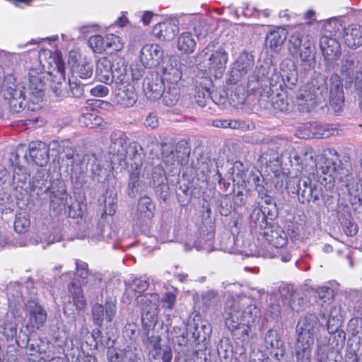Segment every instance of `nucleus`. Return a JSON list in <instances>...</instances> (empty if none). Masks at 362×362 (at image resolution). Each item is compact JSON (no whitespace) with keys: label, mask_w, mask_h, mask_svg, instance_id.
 I'll return each instance as SVG.
<instances>
[{"label":"nucleus","mask_w":362,"mask_h":362,"mask_svg":"<svg viewBox=\"0 0 362 362\" xmlns=\"http://www.w3.org/2000/svg\"><path fill=\"white\" fill-rule=\"evenodd\" d=\"M323 327L322 322L314 313H306L300 317L296 325L297 355L303 354L310 356L315 339L320 329Z\"/></svg>","instance_id":"obj_1"},{"label":"nucleus","mask_w":362,"mask_h":362,"mask_svg":"<svg viewBox=\"0 0 362 362\" xmlns=\"http://www.w3.org/2000/svg\"><path fill=\"white\" fill-rule=\"evenodd\" d=\"M325 81L322 78H313L303 86L297 97L300 112H310L317 104L325 100Z\"/></svg>","instance_id":"obj_2"},{"label":"nucleus","mask_w":362,"mask_h":362,"mask_svg":"<svg viewBox=\"0 0 362 362\" xmlns=\"http://www.w3.org/2000/svg\"><path fill=\"white\" fill-rule=\"evenodd\" d=\"M320 170L322 173L329 177V183L334 186L335 180L341 181L346 175V169L340 160V156L334 148H326L321 155Z\"/></svg>","instance_id":"obj_3"},{"label":"nucleus","mask_w":362,"mask_h":362,"mask_svg":"<svg viewBox=\"0 0 362 362\" xmlns=\"http://www.w3.org/2000/svg\"><path fill=\"white\" fill-rule=\"evenodd\" d=\"M107 57H101L96 65V77L98 80L105 84L121 83L127 78V71L124 68L116 67L113 69V62L116 61Z\"/></svg>","instance_id":"obj_4"},{"label":"nucleus","mask_w":362,"mask_h":362,"mask_svg":"<svg viewBox=\"0 0 362 362\" xmlns=\"http://www.w3.org/2000/svg\"><path fill=\"white\" fill-rule=\"evenodd\" d=\"M140 300L141 307V322L145 329L149 331L153 329L158 322V308L157 301L158 295L156 293H146L141 296Z\"/></svg>","instance_id":"obj_5"},{"label":"nucleus","mask_w":362,"mask_h":362,"mask_svg":"<svg viewBox=\"0 0 362 362\" xmlns=\"http://www.w3.org/2000/svg\"><path fill=\"white\" fill-rule=\"evenodd\" d=\"M124 78V82L115 84V98L121 106L130 107L136 103L138 94L127 74Z\"/></svg>","instance_id":"obj_6"},{"label":"nucleus","mask_w":362,"mask_h":362,"mask_svg":"<svg viewBox=\"0 0 362 362\" xmlns=\"http://www.w3.org/2000/svg\"><path fill=\"white\" fill-rule=\"evenodd\" d=\"M329 104L335 112L342 109L344 104L343 81L338 74L333 73L329 78Z\"/></svg>","instance_id":"obj_7"},{"label":"nucleus","mask_w":362,"mask_h":362,"mask_svg":"<svg viewBox=\"0 0 362 362\" xmlns=\"http://www.w3.org/2000/svg\"><path fill=\"white\" fill-rule=\"evenodd\" d=\"M28 320L26 327L30 332H35L43 327L47 320V312L35 300L28 302Z\"/></svg>","instance_id":"obj_8"},{"label":"nucleus","mask_w":362,"mask_h":362,"mask_svg":"<svg viewBox=\"0 0 362 362\" xmlns=\"http://www.w3.org/2000/svg\"><path fill=\"white\" fill-rule=\"evenodd\" d=\"M144 91L151 100L160 99L164 91V81L158 73L147 75L144 80Z\"/></svg>","instance_id":"obj_9"},{"label":"nucleus","mask_w":362,"mask_h":362,"mask_svg":"<svg viewBox=\"0 0 362 362\" xmlns=\"http://www.w3.org/2000/svg\"><path fill=\"white\" fill-rule=\"evenodd\" d=\"M49 206L54 211L60 213L65 209L67 193L65 185L62 182L52 183L49 187Z\"/></svg>","instance_id":"obj_10"},{"label":"nucleus","mask_w":362,"mask_h":362,"mask_svg":"<svg viewBox=\"0 0 362 362\" xmlns=\"http://www.w3.org/2000/svg\"><path fill=\"white\" fill-rule=\"evenodd\" d=\"M228 54L223 48L213 52L209 58V69L216 78H221L226 69Z\"/></svg>","instance_id":"obj_11"},{"label":"nucleus","mask_w":362,"mask_h":362,"mask_svg":"<svg viewBox=\"0 0 362 362\" xmlns=\"http://www.w3.org/2000/svg\"><path fill=\"white\" fill-rule=\"evenodd\" d=\"M51 61L49 62L50 67L49 74L53 77V81L57 84L65 82V62L62 52H56L50 57Z\"/></svg>","instance_id":"obj_12"},{"label":"nucleus","mask_w":362,"mask_h":362,"mask_svg":"<svg viewBox=\"0 0 362 362\" xmlns=\"http://www.w3.org/2000/svg\"><path fill=\"white\" fill-rule=\"evenodd\" d=\"M264 237L268 244L275 249L283 248L287 245V236L278 226H267L264 231Z\"/></svg>","instance_id":"obj_13"},{"label":"nucleus","mask_w":362,"mask_h":362,"mask_svg":"<svg viewBox=\"0 0 362 362\" xmlns=\"http://www.w3.org/2000/svg\"><path fill=\"white\" fill-rule=\"evenodd\" d=\"M163 57V50L157 44L144 45L141 51V59L149 66H156Z\"/></svg>","instance_id":"obj_14"},{"label":"nucleus","mask_w":362,"mask_h":362,"mask_svg":"<svg viewBox=\"0 0 362 362\" xmlns=\"http://www.w3.org/2000/svg\"><path fill=\"white\" fill-rule=\"evenodd\" d=\"M128 140L129 138L124 132L120 130L112 132L110 135V153L117 156L119 159L127 149Z\"/></svg>","instance_id":"obj_15"},{"label":"nucleus","mask_w":362,"mask_h":362,"mask_svg":"<svg viewBox=\"0 0 362 362\" xmlns=\"http://www.w3.org/2000/svg\"><path fill=\"white\" fill-rule=\"evenodd\" d=\"M69 302L76 307L78 313L83 312L86 308L87 302L83 294L82 287L74 281H72L67 286Z\"/></svg>","instance_id":"obj_16"},{"label":"nucleus","mask_w":362,"mask_h":362,"mask_svg":"<svg viewBox=\"0 0 362 362\" xmlns=\"http://www.w3.org/2000/svg\"><path fill=\"white\" fill-rule=\"evenodd\" d=\"M298 195L300 196L302 203L315 202L324 198L321 184L303 183V187H299Z\"/></svg>","instance_id":"obj_17"},{"label":"nucleus","mask_w":362,"mask_h":362,"mask_svg":"<svg viewBox=\"0 0 362 362\" xmlns=\"http://www.w3.org/2000/svg\"><path fill=\"white\" fill-rule=\"evenodd\" d=\"M85 112H83L78 117V122L85 127L88 128H105L107 122L103 118L98 115L93 107H85Z\"/></svg>","instance_id":"obj_18"},{"label":"nucleus","mask_w":362,"mask_h":362,"mask_svg":"<svg viewBox=\"0 0 362 362\" xmlns=\"http://www.w3.org/2000/svg\"><path fill=\"white\" fill-rule=\"evenodd\" d=\"M343 39L346 46L351 49H356L362 45V26L351 24L344 29Z\"/></svg>","instance_id":"obj_19"},{"label":"nucleus","mask_w":362,"mask_h":362,"mask_svg":"<svg viewBox=\"0 0 362 362\" xmlns=\"http://www.w3.org/2000/svg\"><path fill=\"white\" fill-rule=\"evenodd\" d=\"M139 146L136 142H130L127 147L124 153L119 158L127 167H142L143 160L141 153L139 152Z\"/></svg>","instance_id":"obj_20"},{"label":"nucleus","mask_w":362,"mask_h":362,"mask_svg":"<svg viewBox=\"0 0 362 362\" xmlns=\"http://www.w3.org/2000/svg\"><path fill=\"white\" fill-rule=\"evenodd\" d=\"M6 99L8 100L10 111L13 113H18L25 110L27 106V100L21 90L16 88L7 90L4 93Z\"/></svg>","instance_id":"obj_21"},{"label":"nucleus","mask_w":362,"mask_h":362,"mask_svg":"<svg viewBox=\"0 0 362 362\" xmlns=\"http://www.w3.org/2000/svg\"><path fill=\"white\" fill-rule=\"evenodd\" d=\"M286 34V30L283 28L276 27L272 29L267 34L265 45L274 52L279 51L287 37Z\"/></svg>","instance_id":"obj_22"},{"label":"nucleus","mask_w":362,"mask_h":362,"mask_svg":"<svg viewBox=\"0 0 362 362\" xmlns=\"http://www.w3.org/2000/svg\"><path fill=\"white\" fill-rule=\"evenodd\" d=\"M252 315L251 310L245 312L241 308H230L225 320L226 326L231 331Z\"/></svg>","instance_id":"obj_23"},{"label":"nucleus","mask_w":362,"mask_h":362,"mask_svg":"<svg viewBox=\"0 0 362 362\" xmlns=\"http://www.w3.org/2000/svg\"><path fill=\"white\" fill-rule=\"evenodd\" d=\"M29 153L33 161L40 166L47 163L49 156L45 144L40 141H31L29 144Z\"/></svg>","instance_id":"obj_24"},{"label":"nucleus","mask_w":362,"mask_h":362,"mask_svg":"<svg viewBox=\"0 0 362 362\" xmlns=\"http://www.w3.org/2000/svg\"><path fill=\"white\" fill-rule=\"evenodd\" d=\"M177 32L176 26L169 21L156 24L152 30L153 35L160 40L168 41L173 39Z\"/></svg>","instance_id":"obj_25"},{"label":"nucleus","mask_w":362,"mask_h":362,"mask_svg":"<svg viewBox=\"0 0 362 362\" xmlns=\"http://www.w3.org/2000/svg\"><path fill=\"white\" fill-rule=\"evenodd\" d=\"M254 66V59L252 55L246 52L241 53L234 63L232 72L235 74L237 77H243L250 71Z\"/></svg>","instance_id":"obj_26"},{"label":"nucleus","mask_w":362,"mask_h":362,"mask_svg":"<svg viewBox=\"0 0 362 362\" xmlns=\"http://www.w3.org/2000/svg\"><path fill=\"white\" fill-rule=\"evenodd\" d=\"M287 233L291 240H303L309 233L306 221L303 219L291 221L288 225Z\"/></svg>","instance_id":"obj_27"},{"label":"nucleus","mask_w":362,"mask_h":362,"mask_svg":"<svg viewBox=\"0 0 362 362\" xmlns=\"http://www.w3.org/2000/svg\"><path fill=\"white\" fill-rule=\"evenodd\" d=\"M310 132L313 136L317 139L328 138L338 134L339 129L334 124H310Z\"/></svg>","instance_id":"obj_28"},{"label":"nucleus","mask_w":362,"mask_h":362,"mask_svg":"<svg viewBox=\"0 0 362 362\" xmlns=\"http://www.w3.org/2000/svg\"><path fill=\"white\" fill-rule=\"evenodd\" d=\"M17 327L15 317L6 315L0 322V334L6 341L13 340L17 334Z\"/></svg>","instance_id":"obj_29"},{"label":"nucleus","mask_w":362,"mask_h":362,"mask_svg":"<svg viewBox=\"0 0 362 362\" xmlns=\"http://www.w3.org/2000/svg\"><path fill=\"white\" fill-rule=\"evenodd\" d=\"M256 317L250 315L247 319L243 322L237 328L231 330V334L234 339L241 342L247 341L250 339V326L255 322Z\"/></svg>","instance_id":"obj_30"},{"label":"nucleus","mask_w":362,"mask_h":362,"mask_svg":"<svg viewBox=\"0 0 362 362\" xmlns=\"http://www.w3.org/2000/svg\"><path fill=\"white\" fill-rule=\"evenodd\" d=\"M154 209L155 205L150 197L147 196L142 197L139 199L137 205V218L139 219L151 220L154 216Z\"/></svg>","instance_id":"obj_31"},{"label":"nucleus","mask_w":362,"mask_h":362,"mask_svg":"<svg viewBox=\"0 0 362 362\" xmlns=\"http://www.w3.org/2000/svg\"><path fill=\"white\" fill-rule=\"evenodd\" d=\"M182 76V73L180 67L170 64L164 67L163 75L160 77L163 79V81H166L168 86H179Z\"/></svg>","instance_id":"obj_32"},{"label":"nucleus","mask_w":362,"mask_h":362,"mask_svg":"<svg viewBox=\"0 0 362 362\" xmlns=\"http://www.w3.org/2000/svg\"><path fill=\"white\" fill-rule=\"evenodd\" d=\"M163 103L168 107L176 105L181 98V91L180 86H168L164 89L163 93L160 98Z\"/></svg>","instance_id":"obj_33"},{"label":"nucleus","mask_w":362,"mask_h":362,"mask_svg":"<svg viewBox=\"0 0 362 362\" xmlns=\"http://www.w3.org/2000/svg\"><path fill=\"white\" fill-rule=\"evenodd\" d=\"M320 47L325 56L327 57H337L340 53V47L338 42L333 38L322 36L320 40Z\"/></svg>","instance_id":"obj_34"},{"label":"nucleus","mask_w":362,"mask_h":362,"mask_svg":"<svg viewBox=\"0 0 362 362\" xmlns=\"http://www.w3.org/2000/svg\"><path fill=\"white\" fill-rule=\"evenodd\" d=\"M196 42L189 32H185L180 34L177 38V48L179 50L190 54L194 51Z\"/></svg>","instance_id":"obj_35"},{"label":"nucleus","mask_w":362,"mask_h":362,"mask_svg":"<svg viewBox=\"0 0 362 362\" xmlns=\"http://www.w3.org/2000/svg\"><path fill=\"white\" fill-rule=\"evenodd\" d=\"M190 148L185 143L179 142L176 146L175 152L173 153L174 162L173 164L183 165L188 163Z\"/></svg>","instance_id":"obj_36"},{"label":"nucleus","mask_w":362,"mask_h":362,"mask_svg":"<svg viewBox=\"0 0 362 362\" xmlns=\"http://www.w3.org/2000/svg\"><path fill=\"white\" fill-rule=\"evenodd\" d=\"M142 167L134 166L130 168L129 182L127 185L128 194H134L135 189L140 185L141 171Z\"/></svg>","instance_id":"obj_37"},{"label":"nucleus","mask_w":362,"mask_h":362,"mask_svg":"<svg viewBox=\"0 0 362 362\" xmlns=\"http://www.w3.org/2000/svg\"><path fill=\"white\" fill-rule=\"evenodd\" d=\"M30 225L29 216L25 214L19 213L16 214L13 223L14 230L18 233H23L26 232Z\"/></svg>","instance_id":"obj_38"},{"label":"nucleus","mask_w":362,"mask_h":362,"mask_svg":"<svg viewBox=\"0 0 362 362\" xmlns=\"http://www.w3.org/2000/svg\"><path fill=\"white\" fill-rule=\"evenodd\" d=\"M89 46L96 53H103L106 51L105 37L100 35L91 36L88 40Z\"/></svg>","instance_id":"obj_39"},{"label":"nucleus","mask_w":362,"mask_h":362,"mask_svg":"<svg viewBox=\"0 0 362 362\" xmlns=\"http://www.w3.org/2000/svg\"><path fill=\"white\" fill-rule=\"evenodd\" d=\"M105 37L107 49H110L112 52H117L123 48L124 43L118 35L111 33L105 35Z\"/></svg>","instance_id":"obj_40"},{"label":"nucleus","mask_w":362,"mask_h":362,"mask_svg":"<svg viewBox=\"0 0 362 362\" xmlns=\"http://www.w3.org/2000/svg\"><path fill=\"white\" fill-rule=\"evenodd\" d=\"M148 341L151 345V349L149 351V355L155 360L159 359L162 351L160 337L158 335H152L148 337Z\"/></svg>","instance_id":"obj_41"},{"label":"nucleus","mask_w":362,"mask_h":362,"mask_svg":"<svg viewBox=\"0 0 362 362\" xmlns=\"http://www.w3.org/2000/svg\"><path fill=\"white\" fill-rule=\"evenodd\" d=\"M93 71L92 66L87 62L78 63L74 70V72L76 73L79 78L83 79L90 78L93 75Z\"/></svg>","instance_id":"obj_42"},{"label":"nucleus","mask_w":362,"mask_h":362,"mask_svg":"<svg viewBox=\"0 0 362 362\" xmlns=\"http://www.w3.org/2000/svg\"><path fill=\"white\" fill-rule=\"evenodd\" d=\"M303 40V34L300 32L295 31L289 39V49L297 54L299 52Z\"/></svg>","instance_id":"obj_43"},{"label":"nucleus","mask_w":362,"mask_h":362,"mask_svg":"<svg viewBox=\"0 0 362 362\" xmlns=\"http://www.w3.org/2000/svg\"><path fill=\"white\" fill-rule=\"evenodd\" d=\"M92 315L94 324L101 326L105 316L104 306L102 304L95 303L92 308Z\"/></svg>","instance_id":"obj_44"},{"label":"nucleus","mask_w":362,"mask_h":362,"mask_svg":"<svg viewBox=\"0 0 362 362\" xmlns=\"http://www.w3.org/2000/svg\"><path fill=\"white\" fill-rule=\"evenodd\" d=\"M264 341L268 348H278L280 343V337L276 331L270 329L265 334Z\"/></svg>","instance_id":"obj_45"},{"label":"nucleus","mask_w":362,"mask_h":362,"mask_svg":"<svg viewBox=\"0 0 362 362\" xmlns=\"http://www.w3.org/2000/svg\"><path fill=\"white\" fill-rule=\"evenodd\" d=\"M177 296L172 292H166L164 293L161 298L163 307L168 310H172L174 308Z\"/></svg>","instance_id":"obj_46"},{"label":"nucleus","mask_w":362,"mask_h":362,"mask_svg":"<svg viewBox=\"0 0 362 362\" xmlns=\"http://www.w3.org/2000/svg\"><path fill=\"white\" fill-rule=\"evenodd\" d=\"M76 274L81 279H86L89 274L88 265L86 262L80 259H76Z\"/></svg>","instance_id":"obj_47"},{"label":"nucleus","mask_w":362,"mask_h":362,"mask_svg":"<svg viewBox=\"0 0 362 362\" xmlns=\"http://www.w3.org/2000/svg\"><path fill=\"white\" fill-rule=\"evenodd\" d=\"M73 78V75L68 78L71 93L74 97L79 98L83 95V86L80 83L74 81Z\"/></svg>","instance_id":"obj_48"},{"label":"nucleus","mask_w":362,"mask_h":362,"mask_svg":"<svg viewBox=\"0 0 362 362\" xmlns=\"http://www.w3.org/2000/svg\"><path fill=\"white\" fill-rule=\"evenodd\" d=\"M149 284L146 280L144 279H136L133 283V290L136 297L141 296V294L144 293L148 288Z\"/></svg>","instance_id":"obj_49"},{"label":"nucleus","mask_w":362,"mask_h":362,"mask_svg":"<svg viewBox=\"0 0 362 362\" xmlns=\"http://www.w3.org/2000/svg\"><path fill=\"white\" fill-rule=\"evenodd\" d=\"M105 318L107 322L112 321L116 314V304L112 301H105Z\"/></svg>","instance_id":"obj_50"},{"label":"nucleus","mask_w":362,"mask_h":362,"mask_svg":"<svg viewBox=\"0 0 362 362\" xmlns=\"http://www.w3.org/2000/svg\"><path fill=\"white\" fill-rule=\"evenodd\" d=\"M327 350H329L328 345L317 343L315 357L319 362H324L327 361L328 358Z\"/></svg>","instance_id":"obj_51"},{"label":"nucleus","mask_w":362,"mask_h":362,"mask_svg":"<svg viewBox=\"0 0 362 362\" xmlns=\"http://www.w3.org/2000/svg\"><path fill=\"white\" fill-rule=\"evenodd\" d=\"M124 362H145L136 353V350L131 349L124 350Z\"/></svg>","instance_id":"obj_52"},{"label":"nucleus","mask_w":362,"mask_h":362,"mask_svg":"<svg viewBox=\"0 0 362 362\" xmlns=\"http://www.w3.org/2000/svg\"><path fill=\"white\" fill-rule=\"evenodd\" d=\"M315 292L320 300L326 302L327 300L332 296L333 290L328 286H321L317 288Z\"/></svg>","instance_id":"obj_53"},{"label":"nucleus","mask_w":362,"mask_h":362,"mask_svg":"<svg viewBox=\"0 0 362 362\" xmlns=\"http://www.w3.org/2000/svg\"><path fill=\"white\" fill-rule=\"evenodd\" d=\"M274 257H279L284 262H289L291 259V254L287 250L286 247L284 246L283 248H276Z\"/></svg>","instance_id":"obj_54"},{"label":"nucleus","mask_w":362,"mask_h":362,"mask_svg":"<svg viewBox=\"0 0 362 362\" xmlns=\"http://www.w3.org/2000/svg\"><path fill=\"white\" fill-rule=\"evenodd\" d=\"M90 93L96 97H105L109 93V89L104 85H97L90 89Z\"/></svg>","instance_id":"obj_55"},{"label":"nucleus","mask_w":362,"mask_h":362,"mask_svg":"<svg viewBox=\"0 0 362 362\" xmlns=\"http://www.w3.org/2000/svg\"><path fill=\"white\" fill-rule=\"evenodd\" d=\"M343 230L347 236L351 237L357 233L358 227L354 223L348 221L344 223Z\"/></svg>","instance_id":"obj_56"},{"label":"nucleus","mask_w":362,"mask_h":362,"mask_svg":"<svg viewBox=\"0 0 362 362\" xmlns=\"http://www.w3.org/2000/svg\"><path fill=\"white\" fill-rule=\"evenodd\" d=\"M145 125L147 127L155 129L159 125V120L156 113H150L146 118Z\"/></svg>","instance_id":"obj_57"},{"label":"nucleus","mask_w":362,"mask_h":362,"mask_svg":"<svg viewBox=\"0 0 362 362\" xmlns=\"http://www.w3.org/2000/svg\"><path fill=\"white\" fill-rule=\"evenodd\" d=\"M358 308H359L355 311L356 316L350 320V322L362 331V306H359Z\"/></svg>","instance_id":"obj_58"},{"label":"nucleus","mask_w":362,"mask_h":362,"mask_svg":"<svg viewBox=\"0 0 362 362\" xmlns=\"http://www.w3.org/2000/svg\"><path fill=\"white\" fill-rule=\"evenodd\" d=\"M163 362H171L173 358V352L170 347H167L161 351L160 357Z\"/></svg>","instance_id":"obj_59"},{"label":"nucleus","mask_w":362,"mask_h":362,"mask_svg":"<svg viewBox=\"0 0 362 362\" xmlns=\"http://www.w3.org/2000/svg\"><path fill=\"white\" fill-rule=\"evenodd\" d=\"M96 361H97L96 357L91 354H84L83 356H81L80 358H78V362H96Z\"/></svg>","instance_id":"obj_60"},{"label":"nucleus","mask_w":362,"mask_h":362,"mask_svg":"<svg viewBox=\"0 0 362 362\" xmlns=\"http://www.w3.org/2000/svg\"><path fill=\"white\" fill-rule=\"evenodd\" d=\"M0 362H18L16 354H11L4 360L1 350H0Z\"/></svg>","instance_id":"obj_61"},{"label":"nucleus","mask_w":362,"mask_h":362,"mask_svg":"<svg viewBox=\"0 0 362 362\" xmlns=\"http://www.w3.org/2000/svg\"><path fill=\"white\" fill-rule=\"evenodd\" d=\"M153 16V13L151 11H146L142 16V21L144 25H148Z\"/></svg>","instance_id":"obj_62"},{"label":"nucleus","mask_w":362,"mask_h":362,"mask_svg":"<svg viewBox=\"0 0 362 362\" xmlns=\"http://www.w3.org/2000/svg\"><path fill=\"white\" fill-rule=\"evenodd\" d=\"M255 189L259 195L263 196L267 194V190L262 183L255 182Z\"/></svg>","instance_id":"obj_63"},{"label":"nucleus","mask_w":362,"mask_h":362,"mask_svg":"<svg viewBox=\"0 0 362 362\" xmlns=\"http://www.w3.org/2000/svg\"><path fill=\"white\" fill-rule=\"evenodd\" d=\"M220 124H216V127H223V128H229L230 126L233 124L232 120L223 119L219 121Z\"/></svg>","instance_id":"obj_64"}]
</instances>
